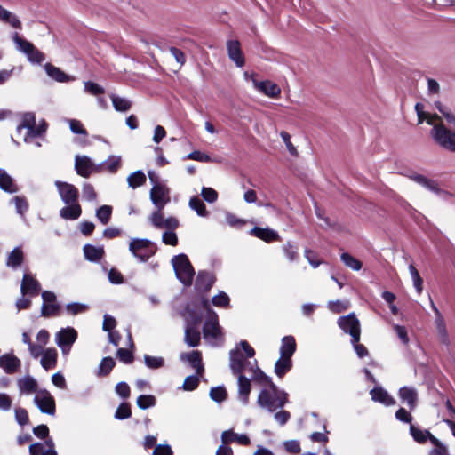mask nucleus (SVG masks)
<instances>
[{
    "mask_svg": "<svg viewBox=\"0 0 455 455\" xmlns=\"http://www.w3.org/2000/svg\"><path fill=\"white\" fill-rule=\"evenodd\" d=\"M254 364L249 368L252 371L251 379L260 385L268 387V389L263 388L259 392L257 398L258 405L269 412L282 409L289 402L288 394L284 390L279 389L272 379L258 367L257 361L254 362Z\"/></svg>",
    "mask_w": 455,
    "mask_h": 455,
    "instance_id": "obj_1",
    "label": "nucleus"
},
{
    "mask_svg": "<svg viewBox=\"0 0 455 455\" xmlns=\"http://www.w3.org/2000/svg\"><path fill=\"white\" fill-rule=\"evenodd\" d=\"M172 265L176 278L184 285L190 286L193 283L195 269L189 261L188 257L180 253L172 257Z\"/></svg>",
    "mask_w": 455,
    "mask_h": 455,
    "instance_id": "obj_2",
    "label": "nucleus"
},
{
    "mask_svg": "<svg viewBox=\"0 0 455 455\" xmlns=\"http://www.w3.org/2000/svg\"><path fill=\"white\" fill-rule=\"evenodd\" d=\"M129 251L140 262H147L156 252V246L147 238H133L129 243Z\"/></svg>",
    "mask_w": 455,
    "mask_h": 455,
    "instance_id": "obj_3",
    "label": "nucleus"
},
{
    "mask_svg": "<svg viewBox=\"0 0 455 455\" xmlns=\"http://www.w3.org/2000/svg\"><path fill=\"white\" fill-rule=\"evenodd\" d=\"M431 136L442 148L455 153V132L448 129L443 123L433 126Z\"/></svg>",
    "mask_w": 455,
    "mask_h": 455,
    "instance_id": "obj_4",
    "label": "nucleus"
},
{
    "mask_svg": "<svg viewBox=\"0 0 455 455\" xmlns=\"http://www.w3.org/2000/svg\"><path fill=\"white\" fill-rule=\"evenodd\" d=\"M12 40L17 49L23 52L31 63L41 64L45 60V55L40 52L32 43L20 37L18 33L12 35Z\"/></svg>",
    "mask_w": 455,
    "mask_h": 455,
    "instance_id": "obj_5",
    "label": "nucleus"
},
{
    "mask_svg": "<svg viewBox=\"0 0 455 455\" xmlns=\"http://www.w3.org/2000/svg\"><path fill=\"white\" fill-rule=\"evenodd\" d=\"M338 324L346 333L350 334L351 341L359 342L361 335L360 323L355 314L351 313L346 316H340Z\"/></svg>",
    "mask_w": 455,
    "mask_h": 455,
    "instance_id": "obj_6",
    "label": "nucleus"
},
{
    "mask_svg": "<svg viewBox=\"0 0 455 455\" xmlns=\"http://www.w3.org/2000/svg\"><path fill=\"white\" fill-rule=\"evenodd\" d=\"M34 403L42 413L54 415L56 411L53 396L45 389L37 391Z\"/></svg>",
    "mask_w": 455,
    "mask_h": 455,
    "instance_id": "obj_7",
    "label": "nucleus"
},
{
    "mask_svg": "<svg viewBox=\"0 0 455 455\" xmlns=\"http://www.w3.org/2000/svg\"><path fill=\"white\" fill-rule=\"evenodd\" d=\"M54 184L62 202L65 204L78 202L79 191L73 184L60 180H56Z\"/></svg>",
    "mask_w": 455,
    "mask_h": 455,
    "instance_id": "obj_8",
    "label": "nucleus"
},
{
    "mask_svg": "<svg viewBox=\"0 0 455 455\" xmlns=\"http://www.w3.org/2000/svg\"><path fill=\"white\" fill-rule=\"evenodd\" d=\"M76 339L77 332L71 327L62 328L55 336L56 344L63 353L70 350L71 346Z\"/></svg>",
    "mask_w": 455,
    "mask_h": 455,
    "instance_id": "obj_9",
    "label": "nucleus"
},
{
    "mask_svg": "<svg viewBox=\"0 0 455 455\" xmlns=\"http://www.w3.org/2000/svg\"><path fill=\"white\" fill-rule=\"evenodd\" d=\"M150 200L159 210L170 202V189L165 185H154L150 190Z\"/></svg>",
    "mask_w": 455,
    "mask_h": 455,
    "instance_id": "obj_10",
    "label": "nucleus"
},
{
    "mask_svg": "<svg viewBox=\"0 0 455 455\" xmlns=\"http://www.w3.org/2000/svg\"><path fill=\"white\" fill-rule=\"evenodd\" d=\"M74 167L76 173L83 178H89L92 172L99 171L98 165H95L87 156H76Z\"/></svg>",
    "mask_w": 455,
    "mask_h": 455,
    "instance_id": "obj_11",
    "label": "nucleus"
},
{
    "mask_svg": "<svg viewBox=\"0 0 455 455\" xmlns=\"http://www.w3.org/2000/svg\"><path fill=\"white\" fill-rule=\"evenodd\" d=\"M251 363L246 361V358L241 352L235 348L229 352V367L234 375H243V371L247 366H251Z\"/></svg>",
    "mask_w": 455,
    "mask_h": 455,
    "instance_id": "obj_12",
    "label": "nucleus"
},
{
    "mask_svg": "<svg viewBox=\"0 0 455 455\" xmlns=\"http://www.w3.org/2000/svg\"><path fill=\"white\" fill-rule=\"evenodd\" d=\"M203 333L205 338L212 337L215 339L221 336V330L219 324L218 315L212 309H209V316L204 323Z\"/></svg>",
    "mask_w": 455,
    "mask_h": 455,
    "instance_id": "obj_13",
    "label": "nucleus"
},
{
    "mask_svg": "<svg viewBox=\"0 0 455 455\" xmlns=\"http://www.w3.org/2000/svg\"><path fill=\"white\" fill-rule=\"evenodd\" d=\"M216 278L214 275L206 270H200L195 282V289L198 292H208L213 286Z\"/></svg>",
    "mask_w": 455,
    "mask_h": 455,
    "instance_id": "obj_14",
    "label": "nucleus"
},
{
    "mask_svg": "<svg viewBox=\"0 0 455 455\" xmlns=\"http://www.w3.org/2000/svg\"><path fill=\"white\" fill-rule=\"evenodd\" d=\"M20 366V360L12 353H6L0 356V368L7 374L18 372Z\"/></svg>",
    "mask_w": 455,
    "mask_h": 455,
    "instance_id": "obj_15",
    "label": "nucleus"
},
{
    "mask_svg": "<svg viewBox=\"0 0 455 455\" xmlns=\"http://www.w3.org/2000/svg\"><path fill=\"white\" fill-rule=\"evenodd\" d=\"M227 50L229 59L233 60L237 67L241 68L244 65L245 60L238 40H228L227 42Z\"/></svg>",
    "mask_w": 455,
    "mask_h": 455,
    "instance_id": "obj_16",
    "label": "nucleus"
},
{
    "mask_svg": "<svg viewBox=\"0 0 455 455\" xmlns=\"http://www.w3.org/2000/svg\"><path fill=\"white\" fill-rule=\"evenodd\" d=\"M41 290V285L31 275L24 274L20 284V292L23 296L26 294L31 297L36 296Z\"/></svg>",
    "mask_w": 455,
    "mask_h": 455,
    "instance_id": "obj_17",
    "label": "nucleus"
},
{
    "mask_svg": "<svg viewBox=\"0 0 455 455\" xmlns=\"http://www.w3.org/2000/svg\"><path fill=\"white\" fill-rule=\"evenodd\" d=\"M180 360L189 363L190 366L196 370L197 375H203L204 368L200 351L193 350L189 353H183L180 355Z\"/></svg>",
    "mask_w": 455,
    "mask_h": 455,
    "instance_id": "obj_18",
    "label": "nucleus"
},
{
    "mask_svg": "<svg viewBox=\"0 0 455 455\" xmlns=\"http://www.w3.org/2000/svg\"><path fill=\"white\" fill-rule=\"evenodd\" d=\"M249 234L266 243L280 241L278 233L269 228L254 227L250 230Z\"/></svg>",
    "mask_w": 455,
    "mask_h": 455,
    "instance_id": "obj_19",
    "label": "nucleus"
},
{
    "mask_svg": "<svg viewBox=\"0 0 455 455\" xmlns=\"http://www.w3.org/2000/svg\"><path fill=\"white\" fill-rule=\"evenodd\" d=\"M252 83L257 90L268 97L275 98L281 93L279 86L268 80L258 82L255 78H252Z\"/></svg>",
    "mask_w": 455,
    "mask_h": 455,
    "instance_id": "obj_20",
    "label": "nucleus"
},
{
    "mask_svg": "<svg viewBox=\"0 0 455 455\" xmlns=\"http://www.w3.org/2000/svg\"><path fill=\"white\" fill-rule=\"evenodd\" d=\"M182 316L185 319L186 326L199 327L203 320L202 313L189 304L185 307Z\"/></svg>",
    "mask_w": 455,
    "mask_h": 455,
    "instance_id": "obj_21",
    "label": "nucleus"
},
{
    "mask_svg": "<svg viewBox=\"0 0 455 455\" xmlns=\"http://www.w3.org/2000/svg\"><path fill=\"white\" fill-rule=\"evenodd\" d=\"M44 68L52 80L59 83H68L70 81L75 80V78L65 72H63L60 68L53 66L51 63H46L44 66Z\"/></svg>",
    "mask_w": 455,
    "mask_h": 455,
    "instance_id": "obj_22",
    "label": "nucleus"
},
{
    "mask_svg": "<svg viewBox=\"0 0 455 455\" xmlns=\"http://www.w3.org/2000/svg\"><path fill=\"white\" fill-rule=\"evenodd\" d=\"M435 324L436 327L437 334L439 340L442 344L445 346H449L450 344V339L449 334L446 329V324L444 318L443 317L441 312L439 309H435Z\"/></svg>",
    "mask_w": 455,
    "mask_h": 455,
    "instance_id": "obj_23",
    "label": "nucleus"
},
{
    "mask_svg": "<svg viewBox=\"0 0 455 455\" xmlns=\"http://www.w3.org/2000/svg\"><path fill=\"white\" fill-rule=\"evenodd\" d=\"M238 379V398L246 405L249 403V395L251 390L250 379L246 378L243 374L237 376Z\"/></svg>",
    "mask_w": 455,
    "mask_h": 455,
    "instance_id": "obj_24",
    "label": "nucleus"
},
{
    "mask_svg": "<svg viewBox=\"0 0 455 455\" xmlns=\"http://www.w3.org/2000/svg\"><path fill=\"white\" fill-rule=\"evenodd\" d=\"M399 397L403 403H406L411 410L417 406L418 394L414 387H403L398 392Z\"/></svg>",
    "mask_w": 455,
    "mask_h": 455,
    "instance_id": "obj_25",
    "label": "nucleus"
},
{
    "mask_svg": "<svg viewBox=\"0 0 455 455\" xmlns=\"http://www.w3.org/2000/svg\"><path fill=\"white\" fill-rule=\"evenodd\" d=\"M297 344L293 336H284L281 340L280 356L291 358L296 352Z\"/></svg>",
    "mask_w": 455,
    "mask_h": 455,
    "instance_id": "obj_26",
    "label": "nucleus"
},
{
    "mask_svg": "<svg viewBox=\"0 0 455 455\" xmlns=\"http://www.w3.org/2000/svg\"><path fill=\"white\" fill-rule=\"evenodd\" d=\"M81 214L82 208L78 202L66 204V206L60 211V216L64 220H77Z\"/></svg>",
    "mask_w": 455,
    "mask_h": 455,
    "instance_id": "obj_27",
    "label": "nucleus"
},
{
    "mask_svg": "<svg viewBox=\"0 0 455 455\" xmlns=\"http://www.w3.org/2000/svg\"><path fill=\"white\" fill-rule=\"evenodd\" d=\"M371 399L387 406L394 405L395 400L382 387H374L370 392Z\"/></svg>",
    "mask_w": 455,
    "mask_h": 455,
    "instance_id": "obj_28",
    "label": "nucleus"
},
{
    "mask_svg": "<svg viewBox=\"0 0 455 455\" xmlns=\"http://www.w3.org/2000/svg\"><path fill=\"white\" fill-rule=\"evenodd\" d=\"M17 385L20 394H31L36 392L38 388L36 380L31 376L19 379Z\"/></svg>",
    "mask_w": 455,
    "mask_h": 455,
    "instance_id": "obj_29",
    "label": "nucleus"
},
{
    "mask_svg": "<svg viewBox=\"0 0 455 455\" xmlns=\"http://www.w3.org/2000/svg\"><path fill=\"white\" fill-rule=\"evenodd\" d=\"M84 258L91 262H98L104 256V249L102 246L95 247L90 243L84 245L83 248Z\"/></svg>",
    "mask_w": 455,
    "mask_h": 455,
    "instance_id": "obj_30",
    "label": "nucleus"
},
{
    "mask_svg": "<svg viewBox=\"0 0 455 455\" xmlns=\"http://www.w3.org/2000/svg\"><path fill=\"white\" fill-rule=\"evenodd\" d=\"M24 261V253L20 247H15L8 255L6 266L12 269H17Z\"/></svg>",
    "mask_w": 455,
    "mask_h": 455,
    "instance_id": "obj_31",
    "label": "nucleus"
},
{
    "mask_svg": "<svg viewBox=\"0 0 455 455\" xmlns=\"http://www.w3.org/2000/svg\"><path fill=\"white\" fill-rule=\"evenodd\" d=\"M58 352L55 348H47L42 355L40 363L44 370H50L56 366Z\"/></svg>",
    "mask_w": 455,
    "mask_h": 455,
    "instance_id": "obj_32",
    "label": "nucleus"
},
{
    "mask_svg": "<svg viewBox=\"0 0 455 455\" xmlns=\"http://www.w3.org/2000/svg\"><path fill=\"white\" fill-rule=\"evenodd\" d=\"M410 179L432 192L439 193L441 191L436 181L424 175L414 173L410 176Z\"/></svg>",
    "mask_w": 455,
    "mask_h": 455,
    "instance_id": "obj_33",
    "label": "nucleus"
},
{
    "mask_svg": "<svg viewBox=\"0 0 455 455\" xmlns=\"http://www.w3.org/2000/svg\"><path fill=\"white\" fill-rule=\"evenodd\" d=\"M291 358L280 356L275 363L274 371L278 378L282 379L291 370Z\"/></svg>",
    "mask_w": 455,
    "mask_h": 455,
    "instance_id": "obj_34",
    "label": "nucleus"
},
{
    "mask_svg": "<svg viewBox=\"0 0 455 455\" xmlns=\"http://www.w3.org/2000/svg\"><path fill=\"white\" fill-rule=\"evenodd\" d=\"M221 441L223 443L237 441L242 445H249L251 441L246 435H237L232 430H226L221 434Z\"/></svg>",
    "mask_w": 455,
    "mask_h": 455,
    "instance_id": "obj_35",
    "label": "nucleus"
},
{
    "mask_svg": "<svg viewBox=\"0 0 455 455\" xmlns=\"http://www.w3.org/2000/svg\"><path fill=\"white\" fill-rule=\"evenodd\" d=\"M122 158L120 156L111 155L108 158L98 164L99 170L104 168L110 173H116L121 167Z\"/></svg>",
    "mask_w": 455,
    "mask_h": 455,
    "instance_id": "obj_36",
    "label": "nucleus"
},
{
    "mask_svg": "<svg viewBox=\"0 0 455 455\" xmlns=\"http://www.w3.org/2000/svg\"><path fill=\"white\" fill-rule=\"evenodd\" d=\"M0 21L10 24L12 28L20 29L21 22L18 17L0 4Z\"/></svg>",
    "mask_w": 455,
    "mask_h": 455,
    "instance_id": "obj_37",
    "label": "nucleus"
},
{
    "mask_svg": "<svg viewBox=\"0 0 455 455\" xmlns=\"http://www.w3.org/2000/svg\"><path fill=\"white\" fill-rule=\"evenodd\" d=\"M184 339L189 347H197L200 343V332L198 331V327L186 326Z\"/></svg>",
    "mask_w": 455,
    "mask_h": 455,
    "instance_id": "obj_38",
    "label": "nucleus"
},
{
    "mask_svg": "<svg viewBox=\"0 0 455 455\" xmlns=\"http://www.w3.org/2000/svg\"><path fill=\"white\" fill-rule=\"evenodd\" d=\"M410 434L413 440L419 443H424L427 440L431 442V438L435 437L428 430H422L414 425L410 426Z\"/></svg>",
    "mask_w": 455,
    "mask_h": 455,
    "instance_id": "obj_39",
    "label": "nucleus"
},
{
    "mask_svg": "<svg viewBox=\"0 0 455 455\" xmlns=\"http://www.w3.org/2000/svg\"><path fill=\"white\" fill-rule=\"evenodd\" d=\"M0 188L7 193H15L18 191V188L13 183L12 178L4 171H0Z\"/></svg>",
    "mask_w": 455,
    "mask_h": 455,
    "instance_id": "obj_40",
    "label": "nucleus"
},
{
    "mask_svg": "<svg viewBox=\"0 0 455 455\" xmlns=\"http://www.w3.org/2000/svg\"><path fill=\"white\" fill-rule=\"evenodd\" d=\"M188 205L196 212L197 215L201 217H207L209 215L204 203L196 196H194L190 198Z\"/></svg>",
    "mask_w": 455,
    "mask_h": 455,
    "instance_id": "obj_41",
    "label": "nucleus"
},
{
    "mask_svg": "<svg viewBox=\"0 0 455 455\" xmlns=\"http://www.w3.org/2000/svg\"><path fill=\"white\" fill-rule=\"evenodd\" d=\"M146 176L140 170L133 172L127 178L128 186L132 188H136L146 183Z\"/></svg>",
    "mask_w": 455,
    "mask_h": 455,
    "instance_id": "obj_42",
    "label": "nucleus"
},
{
    "mask_svg": "<svg viewBox=\"0 0 455 455\" xmlns=\"http://www.w3.org/2000/svg\"><path fill=\"white\" fill-rule=\"evenodd\" d=\"M61 307L58 303L45 304L41 306V316L49 318L60 315Z\"/></svg>",
    "mask_w": 455,
    "mask_h": 455,
    "instance_id": "obj_43",
    "label": "nucleus"
},
{
    "mask_svg": "<svg viewBox=\"0 0 455 455\" xmlns=\"http://www.w3.org/2000/svg\"><path fill=\"white\" fill-rule=\"evenodd\" d=\"M110 98H111L114 108L118 112H126L132 107L131 101L126 98H122V97L116 96L115 94L111 95Z\"/></svg>",
    "mask_w": 455,
    "mask_h": 455,
    "instance_id": "obj_44",
    "label": "nucleus"
},
{
    "mask_svg": "<svg viewBox=\"0 0 455 455\" xmlns=\"http://www.w3.org/2000/svg\"><path fill=\"white\" fill-rule=\"evenodd\" d=\"M47 129V124L44 120H43L38 126L34 124L28 131H27L26 135L24 137V141L28 142V138H37L42 136Z\"/></svg>",
    "mask_w": 455,
    "mask_h": 455,
    "instance_id": "obj_45",
    "label": "nucleus"
},
{
    "mask_svg": "<svg viewBox=\"0 0 455 455\" xmlns=\"http://www.w3.org/2000/svg\"><path fill=\"white\" fill-rule=\"evenodd\" d=\"M341 261L345 266L351 268L354 271H359L362 268V262L349 254L348 252H344L340 256Z\"/></svg>",
    "mask_w": 455,
    "mask_h": 455,
    "instance_id": "obj_46",
    "label": "nucleus"
},
{
    "mask_svg": "<svg viewBox=\"0 0 455 455\" xmlns=\"http://www.w3.org/2000/svg\"><path fill=\"white\" fill-rule=\"evenodd\" d=\"M209 396L212 401L220 403L228 398V392L224 386H218L210 389Z\"/></svg>",
    "mask_w": 455,
    "mask_h": 455,
    "instance_id": "obj_47",
    "label": "nucleus"
},
{
    "mask_svg": "<svg viewBox=\"0 0 455 455\" xmlns=\"http://www.w3.org/2000/svg\"><path fill=\"white\" fill-rule=\"evenodd\" d=\"M34 124H36V116L32 112H26L22 116L21 123L17 126L16 131L18 133H20L23 129H30Z\"/></svg>",
    "mask_w": 455,
    "mask_h": 455,
    "instance_id": "obj_48",
    "label": "nucleus"
},
{
    "mask_svg": "<svg viewBox=\"0 0 455 455\" xmlns=\"http://www.w3.org/2000/svg\"><path fill=\"white\" fill-rule=\"evenodd\" d=\"M115 365L116 362L112 357H104L100 363L98 375L108 376L115 367Z\"/></svg>",
    "mask_w": 455,
    "mask_h": 455,
    "instance_id": "obj_49",
    "label": "nucleus"
},
{
    "mask_svg": "<svg viewBox=\"0 0 455 455\" xmlns=\"http://www.w3.org/2000/svg\"><path fill=\"white\" fill-rule=\"evenodd\" d=\"M136 403L140 409L147 410L156 405V399L152 395H140L138 396Z\"/></svg>",
    "mask_w": 455,
    "mask_h": 455,
    "instance_id": "obj_50",
    "label": "nucleus"
},
{
    "mask_svg": "<svg viewBox=\"0 0 455 455\" xmlns=\"http://www.w3.org/2000/svg\"><path fill=\"white\" fill-rule=\"evenodd\" d=\"M112 214V207L110 205H102L96 210V217L98 220L106 225L109 222Z\"/></svg>",
    "mask_w": 455,
    "mask_h": 455,
    "instance_id": "obj_51",
    "label": "nucleus"
},
{
    "mask_svg": "<svg viewBox=\"0 0 455 455\" xmlns=\"http://www.w3.org/2000/svg\"><path fill=\"white\" fill-rule=\"evenodd\" d=\"M144 363L148 368L156 370L164 367V359L162 356H151L148 355H145Z\"/></svg>",
    "mask_w": 455,
    "mask_h": 455,
    "instance_id": "obj_52",
    "label": "nucleus"
},
{
    "mask_svg": "<svg viewBox=\"0 0 455 455\" xmlns=\"http://www.w3.org/2000/svg\"><path fill=\"white\" fill-rule=\"evenodd\" d=\"M132 415L130 404L122 403L115 411L114 417L116 419L124 420L130 418Z\"/></svg>",
    "mask_w": 455,
    "mask_h": 455,
    "instance_id": "obj_53",
    "label": "nucleus"
},
{
    "mask_svg": "<svg viewBox=\"0 0 455 455\" xmlns=\"http://www.w3.org/2000/svg\"><path fill=\"white\" fill-rule=\"evenodd\" d=\"M431 443L435 447L430 450L428 455H448L447 446L444 445L438 438L432 437Z\"/></svg>",
    "mask_w": 455,
    "mask_h": 455,
    "instance_id": "obj_54",
    "label": "nucleus"
},
{
    "mask_svg": "<svg viewBox=\"0 0 455 455\" xmlns=\"http://www.w3.org/2000/svg\"><path fill=\"white\" fill-rule=\"evenodd\" d=\"M409 272L411 274V279L413 281V285L416 291H418V293H420L423 289V280L420 277L419 271L412 264H411L409 266Z\"/></svg>",
    "mask_w": 455,
    "mask_h": 455,
    "instance_id": "obj_55",
    "label": "nucleus"
},
{
    "mask_svg": "<svg viewBox=\"0 0 455 455\" xmlns=\"http://www.w3.org/2000/svg\"><path fill=\"white\" fill-rule=\"evenodd\" d=\"M212 303L215 307H228L230 303V299L226 292L220 291L217 295L212 297Z\"/></svg>",
    "mask_w": 455,
    "mask_h": 455,
    "instance_id": "obj_56",
    "label": "nucleus"
},
{
    "mask_svg": "<svg viewBox=\"0 0 455 455\" xmlns=\"http://www.w3.org/2000/svg\"><path fill=\"white\" fill-rule=\"evenodd\" d=\"M66 310L70 315H76L86 312L88 310V306L86 304L72 302L66 305Z\"/></svg>",
    "mask_w": 455,
    "mask_h": 455,
    "instance_id": "obj_57",
    "label": "nucleus"
},
{
    "mask_svg": "<svg viewBox=\"0 0 455 455\" xmlns=\"http://www.w3.org/2000/svg\"><path fill=\"white\" fill-rule=\"evenodd\" d=\"M14 414L15 419L20 426L23 427L28 423L29 418L26 409L21 407L16 408Z\"/></svg>",
    "mask_w": 455,
    "mask_h": 455,
    "instance_id": "obj_58",
    "label": "nucleus"
},
{
    "mask_svg": "<svg viewBox=\"0 0 455 455\" xmlns=\"http://www.w3.org/2000/svg\"><path fill=\"white\" fill-rule=\"evenodd\" d=\"M199 375H190L188 376L182 385V388L186 391H193L199 385Z\"/></svg>",
    "mask_w": 455,
    "mask_h": 455,
    "instance_id": "obj_59",
    "label": "nucleus"
},
{
    "mask_svg": "<svg viewBox=\"0 0 455 455\" xmlns=\"http://www.w3.org/2000/svg\"><path fill=\"white\" fill-rule=\"evenodd\" d=\"M149 220L155 228H163V223H164V220L162 210L156 208V210L151 213Z\"/></svg>",
    "mask_w": 455,
    "mask_h": 455,
    "instance_id": "obj_60",
    "label": "nucleus"
},
{
    "mask_svg": "<svg viewBox=\"0 0 455 455\" xmlns=\"http://www.w3.org/2000/svg\"><path fill=\"white\" fill-rule=\"evenodd\" d=\"M116 356L121 362L126 364L132 363L134 360L132 352L126 348H118L116 351Z\"/></svg>",
    "mask_w": 455,
    "mask_h": 455,
    "instance_id": "obj_61",
    "label": "nucleus"
},
{
    "mask_svg": "<svg viewBox=\"0 0 455 455\" xmlns=\"http://www.w3.org/2000/svg\"><path fill=\"white\" fill-rule=\"evenodd\" d=\"M201 196L204 201L212 204L218 199V193L212 188L203 187Z\"/></svg>",
    "mask_w": 455,
    "mask_h": 455,
    "instance_id": "obj_62",
    "label": "nucleus"
},
{
    "mask_svg": "<svg viewBox=\"0 0 455 455\" xmlns=\"http://www.w3.org/2000/svg\"><path fill=\"white\" fill-rule=\"evenodd\" d=\"M82 193L84 199L87 201H94L97 198V193L94 190V188L90 183H84L82 187Z\"/></svg>",
    "mask_w": 455,
    "mask_h": 455,
    "instance_id": "obj_63",
    "label": "nucleus"
},
{
    "mask_svg": "<svg viewBox=\"0 0 455 455\" xmlns=\"http://www.w3.org/2000/svg\"><path fill=\"white\" fill-rule=\"evenodd\" d=\"M68 124H69V128H70V131L75 133V134H81V135H84V136H87L88 132L84 128L82 123L79 121V120H76V119H69L68 120Z\"/></svg>",
    "mask_w": 455,
    "mask_h": 455,
    "instance_id": "obj_64",
    "label": "nucleus"
}]
</instances>
